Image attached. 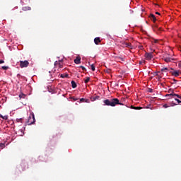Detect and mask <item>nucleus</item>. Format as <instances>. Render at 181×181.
Segmentation results:
<instances>
[{
  "label": "nucleus",
  "mask_w": 181,
  "mask_h": 181,
  "mask_svg": "<svg viewBox=\"0 0 181 181\" xmlns=\"http://www.w3.org/2000/svg\"><path fill=\"white\" fill-rule=\"evenodd\" d=\"M104 105L115 107L117 105H124V104L119 103V100L117 98L107 99L103 101Z\"/></svg>",
  "instance_id": "f257e3e1"
},
{
  "label": "nucleus",
  "mask_w": 181,
  "mask_h": 181,
  "mask_svg": "<svg viewBox=\"0 0 181 181\" xmlns=\"http://www.w3.org/2000/svg\"><path fill=\"white\" fill-rule=\"evenodd\" d=\"M36 122L35 117V115L33 113H32L30 116L29 118L28 119V124H35Z\"/></svg>",
  "instance_id": "f03ea898"
},
{
  "label": "nucleus",
  "mask_w": 181,
  "mask_h": 181,
  "mask_svg": "<svg viewBox=\"0 0 181 181\" xmlns=\"http://www.w3.org/2000/svg\"><path fill=\"white\" fill-rule=\"evenodd\" d=\"M30 63L28 60L20 61V67L21 69L27 68L29 66Z\"/></svg>",
  "instance_id": "7ed1b4c3"
},
{
  "label": "nucleus",
  "mask_w": 181,
  "mask_h": 181,
  "mask_svg": "<svg viewBox=\"0 0 181 181\" xmlns=\"http://www.w3.org/2000/svg\"><path fill=\"white\" fill-rule=\"evenodd\" d=\"M54 66L58 67L59 69H62L63 68V62L61 60L56 61L54 62Z\"/></svg>",
  "instance_id": "20e7f679"
},
{
  "label": "nucleus",
  "mask_w": 181,
  "mask_h": 181,
  "mask_svg": "<svg viewBox=\"0 0 181 181\" xmlns=\"http://www.w3.org/2000/svg\"><path fill=\"white\" fill-rule=\"evenodd\" d=\"M146 59L149 61L151 60L153 58V55L152 52L148 53L146 52L145 54Z\"/></svg>",
  "instance_id": "39448f33"
},
{
  "label": "nucleus",
  "mask_w": 181,
  "mask_h": 181,
  "mask_svg": "<svg viewBox=\"0 0 181 181\" xmlns=\"http://www.w3.org/2000/svg\"><path fill=\"white\" fill-rule=\"evenodd\" d=\"M166 97H169L168 98L169 99L174 98L175 97H177V98L181 100V96L177 95V94H175V93H171V94L166 95Z\"/></svg>",
  "instance_id": "423d86ee"
},
{
  "label": "nucleus",
  "mask_w": 181,
  "mask_h": 181,
  "mask_svg": "<svg viewBox=\"0 0 181 181\" xmlns=\"http://www.w3.org/2000/svg\"><path fill=\"white\" fill-rule=\"evenodd\" d=\"M163 60L166 62V63H170L172 62L173 61H175V59L173 58H170V57H164Z\"/></svg>",
  "instance_id": "0eeeda50"
},
{
  "label": "nucleus",
  "mask_w": 181,
  "mask_h": 181,
  "mask_svg": "<svg viewBox=\"0 0 181 181\" xmlns=\"http://www.w3.org/2000/svg\"><path fill=\"white\" fill-rule=\"evenodd\" d=\"M122 45H123V47H129V49L132 47V45L129 42H124L122 43Z\"/></svg>",
  "instance_id": "6e6552de"
},
{
  "label": "nucleus",
  "mask_w": 181,
  "mask_h": 181,
  "mask_svg": "<svg viewBox=\"0 0 181 181\" xmlns=\"http://www.w3.org/2000/svg\"><path fill=\"white\" fill-rule=\"evenodd\" d=\"M171 74H173V76H175V77H178L180 76V71H174L173 72H171Z\"/></svg>",
  "instance_id": "1a4fd4ad"
},
{
  "label": "nucleus",
  "mask_w": 181,
  "mask_h": 181,
  "mask_svg": "<svg viewBox=\"0 0 181 181\" xmlns=\"http://www.w3.org/2000/svg\"><path fill=\"white\" fill-rule=\"evenodd\" d=\"M74 62L76 64H81V57H77L76 59H74Z\"/></svg>",
  "instance_id": "9d476101"
},
{
  "label": "nucleus",
  "mask_w": 181,
  "mask_h": 181,
  "mask_svg": "<svg viewBox=\"0 0 181 181\" xmlns=\"http://www.w3.org/2000/svg\"><path fill=\"white\" fill-rule=\"evenodd\" d=\"M149 18L151 21H153V23H155L157 21L156 16L153 14H151Z\"/></svg>",
  "instance_id": "9b49d317"
},
{
  "label": "nucleus",
  "mask_w": 181,
  "mask_h": 181,
  "mask_svg": "<svg viewBox=\"0 0 181 181\" xmlns=\"http://www.w3.org/2000/svg\"><path fill=\"white\" fill-rule=\"evenodd\" d=\"M94 41H95V44L96 45H98L100 42H101V40L100 37L95 38Z\"/></svg>",
  "instance_id": "f8f14e48"
},
{
  "label": "nucleus",
  "mask_w": 181,
  "mask_h": 181,
  "mask_svg": "<svg viewBox=\"0 0 181 181\" xmlns=\"http://www.w3.org/2000/svg\"><path fill=\"white\" fill-rule=\"evenodd\" d=\"M100 99V96H95V97H92L90 98V100H92L93 102L99 100Z\"/></svg>",
  "instance_id": "ddd939ff"
},
{
  "label": "nucleus",
  "mask_w": 181,
  "mask_h": 181,
  "mask_svg": "<svg viewBox=\"0 0 181 181\" xmlns=\"http://www.w3.org/2000/svg\"><path fill=\"white\" fill-rule=\"evenodd\" d=\"M71 86L73 88H76L77 87V84L74 81H71Z\"/></svg>",
  "instance_id": "4468645a"
},
{
  "label": "nucleus",
  "mask_w": 181,
  "mask_h": 181,
  "mask_svg": "<svg viewBox=\"0 0 181 181\" xmlns=\"http://www.w3.org/2000/svg\"><path fill=\"white\" fill-rule=\"evenodd\" d=\"M0 117L5 120H7L8 118V115L3 116L2 115H0Z\"/></svg>",
  "instance_id": "2eb2a0df"
},
{
  "label": "nucleus",
  "mask_w": 181,
  "mask_h": 181,
  "mask_svg": "<svg viewBox=\"0 0 181 181\" xmlns=\"http://www.w3.org/2000/svg\"><path fill=\"white\" fill-rule=\"evenodd\" d=\"M19 97H20V100L25 99L26 95L25 94L21 93V94H20Z\"/></svg>",
  "instance_id": "dca6fc26"
},
{
  "label": "nucleus",
  "mask_w": 181,
  "mask_h": 181,
  "mask_svg": "<svg viewBox=\"0 0 181 181\" xmlns=\"http://www.w3.org/2000/svg\"><path fill=\"white\" fill-rule=\"evenodd\" d=\"M130 108L134 109V110H141V109H142V107H134L132 105L130 107Z\"/></svg>",
  "instance_id": "f3484780"
},
{
  "label": "nucleus",
  "mask_w": 181,
  "mask_h": 181,
  "mask_svg": "<svg viewBox=\"0 0 181 181\" xmlns=\"http://www.w3.org/2000/svg\"><path fill=\"white\" fill-rule=\"evenodd\" d=\"M116 60L117 61H122V62H124V58H122V57H117L116 58Z\"/></svg>",
  "instance_id": "a211bd4d"
},
{
  "label": "nucleus",
  "mask_w": 181,
  "mask_h": 181,
  "mask_svg": "<svg viewBox=\"0 0 181 181\" xmlns=\"http://www.w3.org/2000/svg\"><path fill=\"white\" fill-rule=\"evenodd\" d=\"M90 80V78L89 76L86 77L85 79V83H88Z\"/></svg>",
  "instance_id": "6ab92c4d"
},
{
  "label": "nucleus",
  "mask_w": 181,
  "mask_h": 181,
  "mask_svg": "<svg viewBox=\"0 0 181 181\" xmlns=\"http://www.w3.org/2000/svg\"><path fill=\"white\" fill-rule=\"evenodd\" d=\"M161 71L162 72H167V71H168V69L167 67L163 68V69H161Z\"/></svg>",
  "instance_id": "aec40b11"
},
{
  "label": "nucleus",
  "mask_w": 181,
  "mask_h": 181,
  "mask_svg": "<svg viewBox=\"0 0 181 181\" xmlns=\"http://www.w3.org/2000/svg\"><path fill=\"white\" fill-rule=\"evenodd\" d=\"M90 69H92V71H95V66H94V64L90 65Z\"/></svg>",
  "instance_id": "412c9836"
},
{
  "label": "nucleus",
  "mask_w": 181,
  "mask_h": 181,
  "mask_svg": "<svg viewBox=\"0 0 181 181\" xmlns=\"http://www.w3.org/2000/svg\"><path fill=\"white\" fill-rule=\"evenodd\" d=\"M8 69H9V66H2V69H3V70L6 71V70H8Z\"/></svg>",
  "instance_id": "4be33fe9"
},
{
  "label": "nucleus",
  "mask_w": 181,
  "mask_h": 181,
  "mask_svg": "<svg viewBox=\"0 0 181 181\" xmlns=\"http://www.w3.org/2000/svg\"><path fill=\"white\" fill-rule=\"evenodd\" d=\"M23 10L24 11H30L31 10V7H23Z\"/></svg>",
  "instance_id": "5701e85b"
},
{
  "label": "nucleus",
  "mask_w": 181,
  "mask_h": 181,
  "mask_svg": "<svg viewBox=\"0 0 181 181\" xmlns=\"http://www.w3.org/2000/svg\"><path fill=\"white\" fill-rule=\"evenodd\" d=\"M61 77L63 78H67V77H68V74H65V75L62 74V75H61Z\"/></svg>",
  "instance_id": "b1692460"
},
{
  "label": "nucleus",
  "mask_w": 181,
  "mask_h": 181,
  "mask_svg": "<svg viewBox=\"0 0 181 181\" xmlns=\"http://www.w3.org/2000/svg\"><path fill=\"white\" fill-rule=\"evenodd\" d=\"M4 147H5V144H4L1 143V144H0V148H4Z\"/></svg>",
  "instance_id": "393cba45"
},
{
  "label": "nucleus",
  "mask_w": 181,
  "mask_h": 181,
  "mask_svg": "<svg viewBox=\"0 0 181 181\" xmlns=\"http://www.w3.org/2000/svg\"><path fill=\"white\" fill-rule=\"evenodd\" d=\"M80 68L82 69L83 71H86V67L83 66H80Z\"/></svg>",
  "instance_id": "a878e982"
},
{
  "label": "nucleus",
  "mask_w": 181,
  "mask_h": 181,
  "mask_svg": "<svg viewBox=\"0 0 181 181\" xmlns=\"http://www.w3.org/2000/svg\"><path fill=\"white\" fill-rule=\"evenodd\" d=\"M152 40H153L152 42H154L155 43H158V40H156L154 38H153Z\"/></svg>",
  "instance_id": "bb28decb"
},
{
  "label": "nucleus",
  "mask_w": 181,
  "mask_h": 181,
  "mask_svg": "<svg viewBox=\"0 0 181 181\" xmlns=\"http://www.w3.org/2000/svg\"><path fill=\"white\" fill-rule=\"evenodd\" d=\"M16 120L17 121V122H22L23 119L20 118V119H17Z\"/></svg>",
  "instance_id": "cd10ccee"
},
{
  "label": "nucleus",
  "mask_w": 181,
  "mask_h": 181,
  "mask_svg": "<svg viewBox=\"0 0 181 181\" xmlns=\"http://www.w3.org/2000/svg\"><path fill=\"white\" fill-rule=\"evenodd\" d=\"M177 103H181V100H178L177 98H174Z\"/></svg>",
  "instance_id": "c85d7f7f"
},
{
  "label": "nucleus",
  "mask_w": 181,
  "mask_h": 181,
  "mask_svg": "<svg viewBox=\"0 0 181 181\" xmlns=\"http://www.w3.org/2000/svg\"><path fill=\"white\" fill-rule=\"evenodd\" d=\"M148 91L149 93H153V89H151V88H149Z\"/></svg>",
  "instance_id": "c756f323"
},
{
  "label": "nucleus",
  "mask_w": 181,
  "mask_h": 181,
  "mask_svg": "<svg viewBox=\"0 0 181 181\" xmlns=\"http://www.w3.org/2000/svg\"><path fill=\"white\" fill-rule=\"evenodd\" d=\"M85 102L89 103L90 100L88 99H85Z\"/></svg>",
  "instance_id": "7c9ffc66"
},
{
  "label": "nucleus",
  "mask_w": 181,
  "mask_h": 181,
  "mask_svg": "<svg viewBox=\"0 0 181 181\" xmlns=\"http://www.w3.org/2000/svg\"><path fill=\"white\" fill-rule=\"evenodd\" d=\"M4 63V60H0V64H2Z\"/></svg>",
  "instance_id": "2f4dec72"
},
{
  "label": "nucleus",
  "mask_w": 181,
  "mask_h": 181,
  "mask_svg": "<svg viewBox=\"0 0 181 181\" xmlns=\"http://www.w3.org/2000/svg\"><path fill=\"white\" fill-rule=\"evenodd\" d=\"M85 101H86V99H84V98L81 99V102H85Z\"/></svg>",
  "instance_id": "473e14b6"
},
{
  "label": "nucleus",
  "mask_w": 181,
  "mask_h": 181,
  "mask_svg": "<svg viewBox=\"0 0 181 181\" xmlns=\"http://www.w3.org/2000/svg\"><path fill=\"white\" fill-rule=\"evenodd\" d=\"M163 107H164L165 108H168L169 106H168V105L165 104V105H163Z\"/></svg>",
  "instance_id": "72a5a7b5"
},
{
  "label": "nucleus",
  "mask_w": 181,
  "mask_h": 181,
  "mask_svg": "<svg viewBox=\"0 0 181 181\" xmlns=\"http://www.w3.org/2000/svg\"><path fill=\"white\" fill-rule=\"evenodd\" d=\"M156 14L159 15V16L160 15V13H158V11H156Z\"/></svg>",
  "instance_id": "f704fd0d"
},
{
  "label": "nucleus",
  "mask_w": 181,
  "mask_h": 181,
  "mask_svg": "<svg viewBox=\"0 0 181 181\" xmlns=\"http://www.w3.org/2000/svg\"><path fill=\"white\" fill-rule=\"evenodd\" d=\"M173 81H174L175 83L177 82V80H176L175 78H174Z\"/></svg>",
  "instance_id": "c9c22d12"
},
{
  "label": "nucleus",
  "mask_w": 181,
  "mask_h": 181,
  "mask_svg": "<svg viewBox=\"0 0 181 181\" xmlns=\"http://www.w3.org/2000/svg\"><path fill=\"white\" fill-rule=\"evenodd\" d=\"M179 67H180V68H181V63H180V64H179Z\"/></svg>",
  "instance_id": "e433bc0d"
},
{
  "label": "nucleus",
  "mask_w": 181,
  "mask_h": 181,
  "mask_svg": "<svg viewBox=\"0 0 181 181\" xmlns=\"http://www.w3.org/2000/svg\"><path fill=\"white\" fill-rule=\"evenodd\" d=\"M17 76H21V74H17Z\"/></svg>",
  "instance_id": "4c0bfd02"
},
{
  "label": "nucleus",
  "mask_w": 181,
  "mask_h": 181,
  "mask_svg": "<svg viewBox=\"0 0 181 181\" xmlns=\"http://www.w3.org/2000/svg\"><path fill=\"white\" fill-rule=\"evenodd\" d=\"M139 64H142V62H139Z\"/></svg>",
  "instance_id": "58836bf2"
},
{
  "label": "nucleus",
  "mask_w": 181,
  "mask_h": 181,
  "mask_svg": "<svg viewBox=\"0 0 181 181\" xmlns=\"http://www.w3.org/2000/svg\"><path fill=\"white\" fill-rule=\"evenodd\" d=\"M180 50H181V46H180Z\"/></svg>",
  "instance_id": "ea45409f"
}]
</instances>
